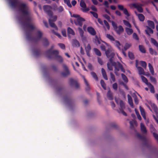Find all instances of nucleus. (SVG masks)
<instances>
[{"label": "nucleus", "mask_w": 158, "mask_h": 158, "mask_svg": "<svg viewBox=\"0 0 158 158\" xmlns=\"http://www.w3.org/2000/svg\"><path fill=\"white\" fill-rule=\"evenodd\" d=\"M10 6L13 8L17 7L19 11L23 15L19 18V20L25 28L33 30L35 29L34 25L31 24V12L29 6L23 2H20L19 0H9Z\"/></svg>", "instance_id": "obj_1"}, {"label": "nucleus", "mask_w": 158, "mask_h": 158, "mask_svg": "<svg viewBox=\"0 0 158 158\" xmlns=\"http://www.w3.org/2000/svg\"><path fill=\"white\" fill-rule=\"evenodd\" d=\"M106 55L109 59V62L114 67V70L119 71L120 69L121 71L125 73V71L122 65L119 62H114L113 61L114 58V53L113 52H111V50L108 48L106 52Z\"/></svg>", "instance_id": "obj_2"}, {"label": "nucleus", "mask_w": 158, "mask_h": 158, "mask_svg": "<svg viewBox=\"0 0 158 158\" xmlns=\"http://www.w3.org/2000/svg\"><path fill=\"white\" fill-rule=\"evenodd\" d=\"M59 53V52L58 50H52L51 49L46 51L47 56L48 58H52V55H54L57 60L60 62H62L63 61V59L61 56L58 55Z\"/></svg>", "instance_id": "obj_3"}, {"label": "nucleus", "mask_w": 158, "mask_h": 158, "mask_svg": "<svg viewBox=\"0 0 158 158\" xmlns=\"http://www.w3.org/2000/svg\"><path fill=\"white\" fill-rule=\"evenodd\" d=\"M42 33L39 30L37 31L35 37H33L29 32H27L26 34L27 39L29 40L33 41L35 42H37L40 40L42 36Z\"/></svg>", "instance_id": "obj_4"}, {"label": "nucleus", "mask_w": 158, "mask_h": 158, "mask_svg": "<svg viewBox=\"0 0 158 158\" xmlns=\"http://www.w3.org/2000/svg\"><path fill=\"white\" fill-rule=\"evenodd\" d=\"M73 16L74 17L77 18V20L74 21V23L75 25L77 26H79L81 27L83 25L82 22L85 21V19L84 18L80 17V15H77L73 14Z\"/></svg>", "instance_id": "obj_5"}, {"label": "nucleus", "mask_w": 158, "mask_h": 158, "mask_svg": "<svg viewBox=\"0 0 158 158\" xmlns=\"http://www.w3.org/2000/svg\"><path fill=\"white\" fill-rule=\"evenodd\" d=\"M43 9L44 11L50 17H52L53 13L51 10L52 8L51 6L48 5H44L43 6Z\"/></svg>", "instance_id": "obj_6"}, {"label": "nucleus", "mask_w": 158, "mask_h": 158, "mask_svg": "<svg viewBox=\"0 0 158 158\" xmlns=\"http://www.w3.org/2000/svg\"><path fill=\"white\" fill-rule=\"evenodd\" d=\"M136 136L140 140H141L143 142V145L147 147H148L149 144L148 143L147 140L146 138L143 135H142L139 133H137Z\"/></svg>", "instance_id": "obj_7"}, {"label": "nucleus", "mask_w": 158, "mask_h": 158, "mask_svg": "<svg viewBox=\"0 0 158 158\" xmlns=\"http://www.w3.org/2000/svg\"><path fill=\"white\" fill-rule=\"evenodd\" d=\"M63 67L64 71L61 73L63 77H66L70 74V72L67 66L65 64H63Z\"/></svg>", "instance_id": "obj_8"}, {"label": "nucleus", "mask_w": 158, "mask_h": 158, "mask_svg": "<svg viewBox=\"0 0 158 158\" xmlns=\"http://www.w3.org/2000/svg\"><path fill=\"white\" fill-rule=\"evenodd\" d=\"M80 6L82 8L81 9V10L83 12H85L89 10V8L86 7V6L85 2L83 0L81 1Z\"/></svg>", "instance_id": "obj_9"}, {"label": "nucleus", "mask_w": 158, "mask_h": 158, "mask_svg": "<svg viewBox=\"0 0 158 158\" xmlns=\"http://www.w3.org/2000/svg\"><path fill=\"white\" fill-rule=\"evenodd\" d=\"M118 7L119 10L123 11L124 14L126 15L127 16L129 17L130 16V14L128 12L126 8H124L123 5H118Z\"/></svg>", "instance_id": "obj_10"}, {"label": "nucleus", "mask_w": 158, "mask_h": 158, "mask_svg": "<svg viewBox=\"0 0 158 158\" xmlns=\"http://www.w3.org/2000/svg\"><path fill=\"white\" fill-rule=\"evenodd\" d=\"M69 82L71 85H74L76 88L78 89L79 87V85L77 81L70 78L69 80Z\"/></svg>", "instance_id": "obj_11"}, {"label": "nucleus", "mask_w": 158, "mask_h": 158, "mask_svg": "<svg viewBox=\"0 0 158 158\" xmlns=\"http://www.w3.org/2000/svg\"><path fill=\"white\" fill-rule=\"evenodd\" d=\"M87 31L91 35H95L96 34V32L94 29L91 27H89L87 28Z\"/></svg>", "instance_id": "obj_12"}, {"label": "nucleus", "mask_w": 158, "mask_h": 158, "mask_svg": "<svg viewBox=\"0 0 158 158\" xmlns=\"http://www.w3.org/2000/svg\"><path fill=\"white\" fill-rule=\"evenodd\" d=\"M132 6L135 8L140 13H142L143 11V8L139 5L136 3H133Z\"/></svg>", "instance_id": "obj_13"}, {"label": "nucleus", "mask_w": 158, "mask_h": 158, "mask_svg": "<svg viewBox=\"0 0 158 158\" xmlns=\"http://www.w3.org/2000/svg\"><path fill=\"white\" fill-rule=\"evenodd\" d=\"M116 33L118 35H120L124 31V29L121 25H119L117 27V28L114 30Z\"/></svg>", "instance_id": "obj_14"}, {"label": "nucleus", "mask_w": 158, "mask_h": 158, "mask_svg": "<svg viewBox=\"0 0 158 158\" xmlns=\"http://www.w3.org/2000/svg\"><path fill=\"white\" fill-rule=\"evenodd\" d=\"M91 47L90 44H88L87 46L85 47V50L86 52L87 55L89 57H90V52L91 50Z\"/></svg>", "instance_id": "obj_15"}, {"label": "nucleus", "mask_w": 158, "mask_h": 158, "mask_svg": "<svg viewBox=\"0 0 158 158\" xmlns=\"http://www.w3.org/2000/svg\"><path fill=\"white\" fill-rule=\"evenodd\" d=\"M152 108L153 110L156 114V117H158V108L157 106L154 103H152L151 104Z\"/></svg>", "instance_id": "obj_16"}, {"label": "nucleus", "mask_w": 158, "mask_h": 158, "mask_svg": "<svg viewBox=\"0 0 158 158\" xmlns=\"http://www.w3.org/2000/svg\"><path fill=\"white\" fill-rule=\"evenodd\" d=\"M146 27L147 28V29L145 30V32L146 34L148 35L149 36L150 35L149 33L151 34H153V31L152 29H151V28L150 27H149L148 26H146Z\"/></svg>", "instance_id": "obj_17"}, {"label": "nucleus", "mask_w": 158, "mask_h": 158, "mask_svg": "<svg viewBox=\"0 0 158 158\" xmlns=\"http://www.w3.org/2000/svg\"><path fill=\"white\" fill-rule=\"evenodd\" d=\"M48 21L51 27L53 28H54L56 30H58V28L54 23V22L52 21L51 20V19H49L48 20Z\"/></svg>", "instance_id": "obj_18"}, {"label": "nucleus", "mask_w": 158, "mask_h": 158, "mask_svg": "<svg viewBox=\"0 0 158 158\" xmlns=\"http://www.w3.org/2000/svg\"><path fill=\"white\" fill-rule=\"evenodd\" d=\"M135 14L138 16L139 20L141 21H143L145 19L144 16L142 14H137L136 11H135Z\"/></svg>", "instance_id": "obj_19"}, {"label": "nucleus", "mask_w": 158, "mask_h": 158, "mask_svg": "<svg viewBox=\"0 0 158 158\" xmlns=\"http://www.w3.org/2000/svg\"><path fill=\"white\" fill-rule=\"evenodd\" d=\"M72 44L73 47H79L80 44L78 41L76 39H73L72 40Z\"/></svg>", "instance_id": "obj_20"}, {"label": "nucleus", "mask_w": 158, "mask_h": 158, "mask_svg": "<svg viewBox=\"0 0 158 158\" xmlns=\"http://www.w3.org/2000/svg\"><path fill=\"white\" fill-rule=\"evenodd\" d=\"M107 96L108 99L110 100H112L113 99V94L110 90L108 91L107 94Z\"/></svg>", "instance_id": "obj_21"}, {"label": "nucleus", "mask_w": 158, "mask_h": 158, "mask_svg": "<svg viewBox=\"0 0 158 158\" xmlns=\"http://www.w3.org/2000/svg\"><path fill=\"white\" fill-rule=\"evenodd\" d=\"M140 130L141 132L143 133H146L147 132V130L146 127H145L144 125L142 123H141L140 124Z\"/></svg>", "instance_id": "obj_22"}, {"label": "nucleus", "mask_w": 158, "mask_h": 158, "mask_svg": "<svg viewBox=\"0 0 158 158\" xmlns=\"http://www.w3.org/2000/svg\"><path fill=\"white\" fill-rule=\"evenodd\" d=\"M136 66L138 70L139 73V74H140V75H141V74L145 75L144 74L145 72H144V69H143V68H142V67H140L137 66V64H136Z\"/></svg>", "instance_id": "obj_23"}, {"label": "nucleus", "mask_w": 158, "mask_h": 158, "mask_svg": "<svg viewBox=\"0 0 158 158\" xmlns=\"http://www.w3.org/2000/svg\"><path fill=\"white\" fill-rule=\"evenodd\" d=\"M127 98H128V102L131 106L132 107H133V100L132 99V98L129 95V94L127 95Z\"/></svg>", "instance_id": "obj_24"}, {"label": "nucleus", "mask_w": 158, "mask_h": 158, "mask_svg": "<svg viewBox=\"0 0 158 158\" xmlns=\"http://www.w3.org/2000/svg\"><path fill=\"white\" fill-rule=\"evenodd\" d=\"M148 23L149 26L148 27L152 29H154L155 24L153 21L150 20H148Z\"/></svg>", "instance_id": "obj_25"}, {"label": "nucleus", "mask_w": 158, "mask_h": 158, "mask_svg": "<svg viewBox=\"0 0 158 158\" xmlns=\"http://www.w3.org/2000/svg\"><path fill=\"white\" fill-rule=\"evenodd\" d=\"M102 73L103 78L106 80H108V77L105 70L103 68L101 69Z\"/></svg>", "instance_id": "obj_26"}, {"label": "nucleus", "mask_w": 158, "mask_h": 158, "mask_svg": "<svg viewBox=\"0 0 158 158\" xmlns=\"http://www.w3.org/2000/svg\"><path fill=\"white\" fill-rule=\"evenodd\" d=\"M83 78L84 79L85 83L86 86V87L85 88V90L86 91H89L90 89V87L89 86V84L84 76H83Z\"/></svg>", "instance_id": "obj_27"}, {"label": "nucleus", "mask_w": 158, "mask_h": 158, "mask_svg": "<svg viewBox=\"0 0 158 158\" xmlns=\"http://www.w3.org/2000/svg\"><path fill=\"white\" fill-rule=\"evenodd\" d=\"M43 43L44 46L47 47L49 44V41L46 38L43 39Z\"/></svg>", "instance_id": "obj_28"}, {"label": "nucleus", "mask_w": 158, "mask_h": 158, "mask_svg": "<svg viewBox=\"0 0 158 158\" xmlns=\"http://www.w3.org/2000/svg\"><path fill=\"white\" fill-rule=\"evenodd\" d=\"M125 31L127 34L128 35H131L133 32V30L131 28L126 27Z\"/></svg>", "instance_id": "obj_29"}, {"label": "nucleus", "mask_w": 158, "mask_h": 158, "mask_svg": "<svg viewBox=\"0 0 158 158\" xmlns=\"http://www.w3.org/2000/svg\"><path fill=\"white\" fill-rule=\"evenodd\" d=\"M147 85L150 88L151 92L153 94L154 93L155 91L153 86L151 83H149Z\"/></svg>", "instance_id": "obj_30"}, {"label": "nucleus", "mask_w": 158, "mask_h": 158, "mask_svg": "<svg viewBox=\"0 0 158 158\" xmlns=\"http://www.w3.org/2000/svg\"><path fill=\"white\" fill-rule=\"evenodd\" d=\"M119 105L120 108L119 109V110H121L124 109L125 108L124 103L122 100H120L119 101Z\"/></svg>", "instance_id": "obj_31"}, {"label": "nucleus", "mask_w": 158, "mask_h": 158, "mask_svg": "<svg viewBox=\"0 0 158 158\" xmlns=\"http://www.w3.org/2000/svg\"><path fill=\"white\" fill-rule=\"evenodd\" d=\"M148 66L150 72L152 75H153L154 74V71L152 66L150 63H149Z\"/></svg>", "instance_id": "obj_32"}, {"label": "nucleus", "mask_w": 158, "mask_h": 158, "mask_svg": "<svg viewBox=\"0 0 158 158\" xmlns=\"http://www.w3.org/2000/svg\"><path fill=\"white\" fill-rule=\"evenodd\" d=\"M140 77L142 81L145 83L147 85H148L149 83H150V82H148L147 79L144 76L141 75Z\"/></svg>", "instance_id": "obj_33"}, {"label": "nucleus", "mask_w": 158, "mask_h": 158, "mask_svg": "<svg viewBox=\"0 0 158 158\" xmlns=\"http://www.w3.org/2000/svg\"><path fill=\"white\" fill-rule=\"evenodd\" d=\"M106 37L111 41H114L115 40L114 37L112 35L109 34H106Z\"/></svg>", "instance_id": "obj_34"}, {"label": "nucleus", "mask_w": 158, "mask_h": 158, "mask_svg": "<svg viewBox=\"0 0 158 158\" xmlns=\"http://www.w3.org/2000/svg\"><path fill=\"white\" fill-rule=\"evenodd\" d=\"M139 51L143 53H145L146 52L144 47L142 45H139Z\"/></svg>", "instance_id": "obj_35"}, {"label": "nucleus", "mask_w": 158, "mask_h": 158, "mask_svg": "<svg viewBox=\"0 0 158 158\" xmlns=\"http://www.w3.org/2000/svg\"><path fill=\"white\" fill-rule=\"evenodd\" d=\"M68 33L69 34H71L72 35H75V32L70 27H68L67 28Z\"/></svg>", "instance_id": "obj_36"}, {"label": "nucleus", "mask_w": 158, "mask_h": 158, "mask_svg": "<svg viewBox=\"0 0 158 158\" xmlns=\"http://www.w3.org/2000/svg\"><path fill=\"white\" fill-rule=\"evenodd\" d=\"M116 43L115 46L118 48V49L120 50L121 51V49L120 47V46L121 45L120 42L117 40H115L114 41Z\"/></svg>", "instance_id": "obj_37"}, {"label": "nucleus", "mask_w": 158, "mask_h": 158, "mask_svg": "<svg viewBox=\"0 0 158 158\" xmlns=\"http://www.w3.org/2000/svg\"><path fill=\"white\" fill-rule=\"evenodd\" d=\"M33 53L35 56H38L40 55V52L39 49H35L34 50Z\"/></svg>", "instance_id": "obj_38"}, {"label": "nucleus", "mask_w": 158, "mask_h": 158, "mask_svg": "<svg viewBox=\"0 0 158 158\" xmlns=\"http://www.w3.org/2000/svg\"><path fill=\"white\" fill-rule=\"evenodd\" d=\"M149 50L150 53L151 55H156L157 54V52L152 48H149Z\"/></svg>", "instance_id": "obj_39"}, {"label": "nucleus", "mask_w": 158, "mask_h": 158, "mask_svg": "<svg viewBox=\"0 0 158 158\" xmlns=\"http://www.w3.org/2000/svg\"><path fill=\"white\" fill-rule=\"evenodd\" d=\"M151 41L152 43L156 47L158 48V43L156 40L153 38H151Z\"/></svg>", "instance_id": "obj_40"}, {"label": "nucleus", "mask_w": 158, "mask_h": 158, "mask_svg": "<svg viewBox=\"0 0 158 158\" xmlns=\"http://www.w3.org/2000/svg\"><path fill=\"white\" fill-rule=\"evenodd\" d=\"M100 83L102 87L103 88V89H104L106 90V85L104 81L103 80H101Z\"/></svg>", "instance_id": "obj_41"}, {"label": "nucleus", "mask_w": 158, "mask_h": 158, "mask_svg": "<svg viewBox=\"0 0 158 158\" xmlns=\"http://www.w3.org/2000/svg\"><path fill=\"white\" fill-rule=\"evenodd\" d=\"M94 50L95 54L97 56H100L101 55V52L97 48H94Z\"/></svg>", "instance_id": "obj_42"}, {"label": "nucleus", "mask_w": 158, "mask_h": 158, "mask_svg": "<svg viewBox=\"0 0 158 158\" xmlns=\"http://www.w3.org/2000/svg\"><path fill=\"white\" fill-rule=\"evenodd\" d=\"M123 21L124 24L125 25L130 28H131V24L128 21L125 20H123Z\"/></svg>", "instance_id": "obj_43"}, {"label": "nucleus", "mask_w": 158, "mask_h": 158, "mask_svg": "<svg viewBox=\"0 0 158 158\" xmlns=\"http://www.w3.org/2000/svg\"><path fill=\"white\" fill-rule=\"evenodd\" d=\"M140 65L143 68L145 69L147 66V64L146 62L143 61H141L139 62Z\"/></svg>", "instance_id": "obj_44"}, {"label": "nucleus", "mask_w": 158, "mask_h": 158, "mask_svg": "<svg viewBox=\"0 0 158 158\" xmlns=\"http://www.w3.org/2000/svg\"><path fill=\"white\" fill-rule=\"evenodd\" d=\"M121 76L123 79L124 82L127 83L128 82V80L126 76L123 73L121 74Z\"/></svg>", "instance_id": "obj_45"}, {"label": "nucleus", "mask_w": 158, "mask_h": 158, "mask_svg": "<svg viewBox=\"0 0 158 158\" xmlns=\"http://www.w3.org/2000/svg\"><path fill=\"white\" fill-rule=\"evenodd\" d=\"M128 55L129 58L131 60H133L135 58L134 55L131 52H128Z\"/></svg>", "instance_id": "obj_46"}, {"label": "nucleus", "mask_w": 158, "mask_h": 158, "mask_svg": "<svg viewBox=\"0 0 158 158\" xmlns=\"http://www.w3.org/2000/svg\"><path fill=\"white\" fill-rule=\"evenodd\" d=\"M131 46V44H130L126 43L125 44V46L124 47V51H126Z\"/></svg>", "instance_id": "obj_47"}, {"label": "nucleus", "mask_w": 158, "mask_h": 158, "mask_svg": "<svg viewBox=\"0 0 158 158\" xmlns=\"http://www.w3.org/2000/svg\"><path fill=\"white\" fill-rule=\"evenodd\" d=\"M78 29L79 31V34H80L81 37V38L83 37V34H84L83 31L82 30V29L80 27H78Z\"/></svg>", "instance_id": "obj_48"}, {"label": "nucleus", "mask_w": 158, "mask_h": 158, "mask_svg": "<svg viewBox=\"0 0 158 158\" xmlns=\"http://www.w3.org/2000/svg\"><path fill=\"white\" fill-rule=\"evenodd\" d=\"M91 74L92 76L96 80H98V77L96 74L94 72H92L91 73Z\"/></svg>", "instance_id": "obj_49"}, {"label": "nucleus", "mask_w": 158, "mask_h": 158, "mask_svg": "<svg viewBox=\"0 0 158 158\" xmlns=\"http://www.w3.org/2000/svg\"><path fill=\"white\" fill-rule=\"evenodd\" d=\"M150 130L151 132L153 134V133H155L156 131V129L152 125H151L150 127Z\"/></svg>", "instance_id": "obj_50"}, {"label": "nucleus", "mask_w": 158, "mask_h": 158, "mask_svg": "<svg viewBox=\"0 0 158 158\" xmlns=\"http://www.w3.org/2000/svg\"><path fill=\"white\" fill-rule=\"evenodd\" d=\"M64 10V9L62 6H60L57 8V10L59 13H61Z\"/></svg>", "instance_id": "obj_51"}, {"label": "nucleus", "mask_w": 158, "mask_h": 158, "mask_svg": "<svg viewBox=\"0 0 158 158\" xmlns=\"http://www.w3.org/2000/svg\"><path fill=\"white\" fill-rule=\"evenodd\" d=\"M103 22L105 25L107 29L109 30L110 28V25L108 22L106 20H104Z\"/></svg>", "instance_id": "obj_52"}, {"label": "nucleus", "mask_w": 158, "mask_h": 158, "mask_svg": "<svg viewBox=\"0 0 158 158\" xmlns=\"http://www.w3.org/2000/svg\"><path fill=\"white\" fill-rule=\"evenodd\" d=\"M150 79L151 81L155 84H156V81L155 78L152 76H150Z\"/></svg>", "instance_id": "obj_53"}, {"label": "nucleus", "mask_w": 158, "mask_h": 158, "mask_svg": "<svg viewBox=\"0 0 158 158\" xmlns=\"http://www.w3.org/2000/svg\"><path fill=\"white\" fill-rule=\"evenodd\" d=\"M112 65L110 64L109 62L107 63V66L108 69L110 71H112L113 70Z\"/></svg>", "instance_id": "obj_54"}, {"label": "nucleus", "mask_w": 158, "mask_h": 158, "mask_svg": "<svg viewBox=\"0 0 158 158\" xmlns=\"http://www.w3.org/2000/svg\"><path fill=\"white\" fill-rule=\"evenodd\" d=\"M90 13L96 19H98V14L95 12L90 11Z\"/></svg>", "instance_id": "obj_55"}, {"label": "nucleus", "mask_w": 158, "mask_h": 158, "mask_svg": "<svg viewBox=\"0 0 158 158\" xmlns=\"http://www.w3.org/2000/svg\"><path fill=\"white\" fill-rule=\"evenodd\" d=\"M133 37L136 40H139L138 36L135 33H133Z\"/></svg>", "instance_id": "obj_56"}, {"label": "nucleus", "mask_w": 158, "mask_h": 158, "mask_svg": "<svg viewBox=\"0 0 158 158\" xmlns=\"http://www.w3.org/2000/svg\"><path fill=\"white\" fill-rule=\"evenodd\" d=\"M110 78L112 81L114 82L115 81V77L114 75L113 74L112 72H110Z\"/></svg>", "instance_id": "obj_57"}, {"label": "nucleus", "mask_w": 158, "mask_h": 158, "mask_svg": "<svg viewBox=\"0 0 158 158\" xmlns=\"http://www.w3.org/2000/svg\"><path fill=\"white\" fill-rule=\"evenodd\" d=\"M103 16L108 21L110 22V17L107 14H104L103 15Z\"/></svg>", "instance_id": "obj_58"}, {"label": "nucleus", "mask_w": 158, "mask_h": 158, "mask_svg": "<svg viewBox=\"0 0 158 158\" xmlns=\"http://www.w3.org/2000/svg\"><path fill=\"white\" fill-rule=\"evenodd\" d=\"M112 25L114 30L117 28V26L116 23L114 21H112L111 22Z\"/></svg>", "instance_id": "obj_59"}, {"label": "nucleus", "mask_w": 158, "mask_h": 158, "mask_svg": "<svg viewBox=\"0 0 158 158\" xmlns=\"http://www.w3.org/2000/svg\"><path fill=\"white\" fill-rule=\"evenodd\" d=\"M112 87L115 90H117L118 89V85L116 83H115L112 85Z\"/></svg>", "instance_id": "obj_60"}, {"label": "nucleus", "mask_w": 158, "mask_h": 158, "mask_svg": "<svg viewBox=\"0 0 158 158\" xmlns=\"http://www.w3.org/2000/svg\"><path fill=\"white\" fill-rule=\"evenodd\" d=\"M58 46L62 49H65V46L63 44L59 43L58 44Z\"/></svg>", "instance_id": "obj_61"}, {"label": "nucleus", "mask_w": 158, "mask_h": 158, "mask_svg": "<svg viewBox=\"0 0 158 158\" xmlns=\"http://www.w3.org/2000/svg\"><path fill=\"white\" fill-rule=\"evenodd\" d=\"M139 108L141 114L145 113V112L144 109L141 106H140Z\"/></svg>", "instance_id": "obj_62"}, {"label": "nucleus", "mask_w": 158, "mask_h": 158, "mask_svg": "<svg viewBox=\"0 0 158 158\" xmlns=\"http://www.w3.org/2000/svg\"><path fill=\"white\" fill-rule=\"evenodd\" d=\"M95 43L97 44H100V42L98 38L97 35L95 36Z\"/></svg>", "instance_id": "obj_63"}, {"label": "nucleus", "mask_w": 158, "mask_h": 158, "mask_svg": "<svg viewBox=\"0 0 158 158\" xmlns=\"http://www.w3.org/2000/svg\"><path fill=\"white\" fill-rule=\"evenodd\" d=\"M153 135L155 139L158 142V134L155 132L153 133Z\"/></svg>", "instance_id": "obj_64"}]
</instances>
